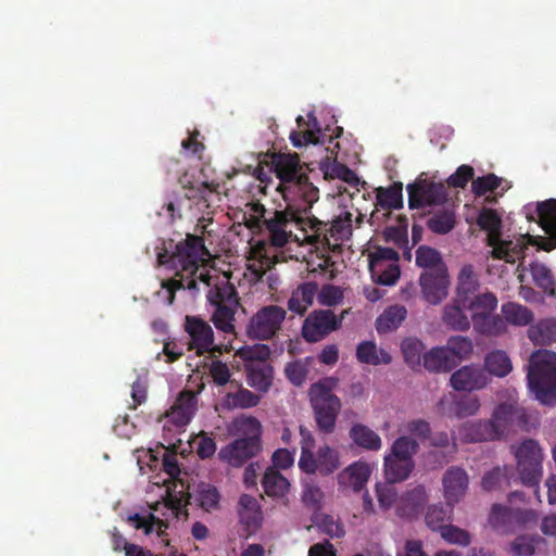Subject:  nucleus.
I'll return each mask as SVG.
<instances>
[{
  "instance_id": "nucleus-40",
  "label": "nucleus",
  "mask_w": 556,
  "mask_h": 556,
  "mask_svg": "<svg viewBox=\"0 0 556 556\" xmlns=\"http://www.w3.org/2000/svg\"><path fill=\"white\" fill-rule=\"evenodd\" d=\"M489 522L493 529L501 533L514 532V509L501 504H494L491 509Z\"/></svg>"
},
{
  "instance_id": "nucleus-17",
  "label": "nucleus",
  "mask_w": 556,
  "mask_h": 556,
  "mask_svg": "<svg viewBox=\"0 0 556 556\" xmlns=\"http://www.w3.org/2000/svg\"><path fill=\"white\" fill-rule=\"evenodd\" d=\"M439 407L448 417L465 418L478 413L480 402L477 396L450 393L440 400Z\"/></svg>"
},
{
  "instance_id": "nucleus-20",
  "label": "nucleus",
  "mask_w": 556,
  "mask_h": 556,
  "mask_svg": "<svg viewBox=\"0 0 556 556\" xmlns=\"http://www.w3.org/2000/svg\"><path fill=\"white\" fill-rule=\"evenodd\" d=\"M311 466H299L300 469L308 475L319 473L329 476L340 467V458L337 450L325 445L320 446L316 455L311 456Z\"/></svg>"
},
{
  "instance_id": "nucleus-38",
  "label": "nucleus",
  "mask_w": 556,
  "mask_h": 556,
  "mask_svg": "<svg viewBox=\"0 0 556 556\" xmlns=\"http://www.w3.org/2000/svg\"><path fill=\"white\" fill-rule=\"evenodd\" d=\"M350 438L357 446L368 451H378L382 445L379 434L363 424L352 426Z\"/></svg>"
},
{
  "instance_id": "nucleus-34",
  "label": "nucleus",
  "mask_w": 556,
  "mask_h": 556,
  "mask_svg": "<svg viewBox=\"0 0 556 556\" xmlns=\"http://www.w3.org/2000/svg\"><path fill=\"white\" fill-rule=\"evenodd\" d=\"M248 383L261 392H267L273 383V367L268 363L247 364Z\"/></svg>"
},
{
  "instance_id": "nucleus-37",
  "label": "nucleus",
  "mask_w": 556,
  "mask_h": 556,
  "mask_svg": "<svg viewBox=\"0 0 556 556\" xmlns=\"http://www.w3.org/2000/svg\"><path fill=\"white\" fill-rule=\"evenodd\" d=\"M182 188L186 190L185 195L189 200L207 201L210 193H218L219 184L215 181H191L187 174L180 179Z\"/></svg>"
},
{
  "instance_id": "nucleus-46",
  "label": "nucleus",
  "mask_w": 556,
  "mask_h": 556,
  "mask_svg": "<svg viewBox=\"0 0 556 556\" xmlns=\"http://www.w3.org/2000/svg\"><path fill=\"white\" fill-rule=\"evenodd\" d=\"M531 275L536 287L541 288L548 296H556L555 280L552 271L544 264H532Z\"/></svg>"
},
{
  "instance_id": "nucleus-31",
  "label": "nucleus",
  "mask_w": 556,
  "mask_h": 556,
  "mask_svg": "<svg viewBox=\"0 0 556 556\" xmlns=\"http://www.w3.org/2000/svg\"><path fill=\"white\" fill-rule=\"evenodd\" d=\"M492 248V255L495 258L504 260L507 263L514 264L516 260L523 257L525 250L527 249L523 239L502 240L501 237L494 242H490Z\"/></svg>"
},
{
  "instance_id": "nucleus-35",
  "label": "nucleus",
  "mask_w": 556,
  "mask_h": 556,
  "mask_svg": "<svg viewBox=\"0 0 556 556\" xmlns=\"http://www.w3.org/2000/svg\"><path fill=\"white\" fill-rule=\"evenodd\" d=\"M528 338L534 345H549L556 342V319L546 318L531 325Z\"/></svg>"
},
{
  "instance_id": "nucleus-42",
  "label": "nucleus",
  "mask_w": 556,
  "mask_h": 556,
  "mask_svg": "<svg viewBox=\"0 0 556 556\" xmlns=\"http://www.w3.org/2000/svg\"><path fill=\"white\" fill-rule=\"evenodd\" d=\"M484 367L486 374L496 377H505L507 376L511 369V361L508 355L504 351H493L486 354L484 358Z\"/></svg>"
},
{
  "instance_id": "nucleus-1",
  "label": "nucleus",
  "mask_w": 556,
  "mask_h": 556,
  "mask_svg": "<svg viewBox=\"0 0 556 556\" xmlns=\"http://www.w3.org/2000/svg\"><path fill=\"white\" fill-rule=\"evenodd\" d=\"M211 254L205 248L204 239L195 235H187L186 239L178 242L172 254L160 253L157 261L176 270V277L162 281V289L167 304H173L177 290L186 289L198 292V282L210 287L206 298L210 304L215 306L212 321L216 329L225 333H235V315L239 306L238 292L228 281L214 283L206 268L200 265Z\"/></svg>"
},
{
  "instance_id": "nucleus-33",
  "label": "nucleus",
  "mask_w": 556,
  "mask_h": 556,
  "mask_svg": "<svg viewBox=\"0 0 556 556\" xmlns=\"http://www.w3.org/2000/svg\"><path fill=\"white\" fill-rule=\"evenodd\" d=\"M465 309H467V307L464 306L456 298L452 303L446 304L442 315V320L446 327L456 331L468 330L470 328V320L465 313Z\"/></svg>"
},
{
  "instance_id": "nucleus-62",
  "label": "nucleus",
  "mask_w": 556,
  "mask_h": 556,
  "mask_svg": "<svg viewBox=\"0 0 556 556\" xmlns=\"http://www.w3.org/2000/svg\"><path fill=\"white\" fill-rule=\"evenodd\" d=\"M285 372L292 384L300 387L305 382L308 369L302 361H294L286 366Z\"/></svg>"
},
{
  "instance_id": "nucleus-29",
  "label": "nucleus",
  "mask_w": 556,
  "mask_h": 556,
  "mask_svg": "<svg viewBox=\"0 0 556 556\" xmlns=\"http://www.w3.org/2000/svg\"><path fill=\"white\" fill-rule=\"evenodd\" d=\"M422 366L431 372H447L457 366V361L444 346H437L424 353Z\"/></svg>"
},
{
  "instance_id": "nucleus-3",
  "label": "nucleus",
  "mask_w": 556,
  "mask_h": 556,
  "mask_svg": "<svg viewBox=\"0 0 556 556\" xmlns=\"http://www.w3.org/2000/svg\"><path fill=\"white\" fill-rule=\"evenodd\" d=\"M285 202L283 210L274 211L263 223L271 245L285 247L292 236V226L302 230L305 233L304 237L308 235V229L318 230L324 227L317 217L309 215L312 207H303L298 201Z\"/></svg>"
},
{
  "instance_id": "nucleus-45",
  "label": "nucleus",
  "mask_w": 556,
  "mask_h": 556,
  "mask_svg": "<svg viewBox=\"0 0 556 556\" xmlns=\"http://www.w3.org/2000/svg\"><path fill=\"white\" fill-rule=\"evenodd\" d=\"M453 513V506L443 505V504H434L428 507V510L425 516L426 525L434 530L441 531L442 528L446 526V521L451 520V516Z\"/></svg>"
},
{
  "instance_id": "nucleus-12",
  "label": "nucleus",
  "mask_w": 556,
  "mask_h": 556,
  "mask_svg": "<svg viewBox=\"0 0 556 556\" xmlns=\"http://www.w3.org/2000/svg\"><path fill=\"white\" fill-rule=\"evenodd\" d=\"M408 205L410 208H421L427 205L442 204L447 194L442 184L419 180L407 185Z\"/></svg>"
},
{
  "instance_id": "nucleus-52",
  "label": "nucleus",
  "mask_w": 556,
  "mask_h": 556,
  "mask_svg": "<svg viewBox=\"0 0 556 556\" xmlns=\"http://www.w3.org/2000/svg\"><path fill=\"white\" fill-rule=\"evenodd\" d=\"M506 323L504 316L491 314L485 320L478 321L473 328L481 334L498 336L506 331Z\"/></svg>"
},
{
  "instance_id": "nucleus-59",
  "label": "nucleus",
  "mask_w": 556,
  "mask_h": 556,
  "mask_svg": "<svg viewBox=\"0 0 556 556\" xmlns=\"http://www.w3.org/2000/svg\"><path fill=\"white\" fill-rule=\"evenodd\" d=\"M502 179L495 174H488L485 176L472 179L471 190L477 197L484 195L486 192L494 191L501 185Z\"/></svg>"
},
{
  "instance_id": "nucleus-41",
  "label": "nucleus",
  "mask_w": 556,
  "mask_h": 556,
  "mask_svg": "<svg viewBox=\"0 0 556 556\" xmlns=\"http://www.w3.org/2000/svg\"><path fill=\"white\" fill-rule=\"evenodd\" d=\"M477 224L488 232V245L501 237L502 219L495 210L483 207L478 215Z\"/></svg>"
},
{
  "instance_id": "nucleus-14",
  "label": "nucleus",
  "mask_w": 556,
  "mask_h": 556,
  "mask_svg": "<svg viewBox=\"0 0 556 556\" xmlns=\"http://www.w3.org/2000/svg\"><path fill=\"white\" fill-rule=\"evenodd\" d=\"M185 330L190 337L189 350H195L199 355L211 351L214 343V332L207 321L199 316L187 315Z\"/></svg>"
},
{
  "instance_id": "nucleus-64",
  "label": "nucleus",
  "mask_w": 556,
  "mask_h": 556,
  "mask_svg": "<svg viewBox=\"0 0 556 556\" xmlns=\"http://www.w3.org/2000/svg\"><path fill=\"white\" fill-rule=\"evenodd\" d=\"M319 530L330 538H342L345 534L342 523L332 516H324L318 525Z\"/></svg>"
},
{
  "instance_id": "nucleus-15",
  "label": "nucleus",
  "mask_w": 556,
  "mask_h": 556,
  "mask_svg": "<svg viewBox=\"0 0 556 556\" xmlns=\"http://www.w3.org/2000/svg\"><path fill=\"white\" fill-rule=\"evenodd\" d=\"M489 375L478 365H465L454 371L450 378L451 386L456 391L481 390L489 383Z\"/></svg>"
},
{
  "instance_id": "nucleus-13",
  "label": "nucleus",
  "mask_w": 556,
  "mask_h": 556,
  "mask_svg": "<svg viewBox=\"0 0 556 556\" xmlns=\"http://www.w3.org/2000/svg\"><path fill=\"white\" fill-rule=\"evenodd\" d=\"M491 422H494L498 430V438L504 434L508 427L526 429L531 424V416L527 409L517 402L509 401L501 403L494 410Z\"/></svg>"
},
{
  "instance_id": "nucleus-56",
  "label": "nucleus",
  "mask_w": 556,
  "mask_h": 556,
  "mask_svg": "<svg viewBox=\"0 0 556 556\" xmlns=\"http://www.w3.org/2000/svg\"><path fill=\"white\" fill-rule=\"evenodd\" d=\"M300 437H301V456L299 459V466H311V456L314 454L313 448L315 446V439L309 429L305 426H300Z\"/></svg>"
},
{
  "instance_id": "nucleus-2",
  "label": "nucleus",
  "mask_w": 556,
  "mask_h": 556,
  "mask_svg": "<svg viewBox=\"0 0 556 556\" xmlns=\"http://www.w3.org/2000/svg\"><path fill=\"white\" fill-rule=\"evenodd\" d=\"M273 169L279 179L277 191L283 201L301 202L303 207H313L319 199L318 188L309 180L296 153H275L271 157Z\"/></svg>"
},
{
  "instance_id": "nucleus-60",
  "label": "nucleus",
  "mask_w": 556,
  "mask_h": 556,
  "mask_svg": "<svg viewBox=\"0 0 556 556\" xmlns=\"http://www.w3.org/2000/svg\"><path fill=\"white\" fill-rule=\"evenodd\" d=\"M399 260V253L392 248H377L369 254V267L378 268L380 265L389 263H396Z\"/></svg>"
},
{
  "instance_id": "nucleus-16",
  "label": "nucleus",
  "mask_w": 556,
  "mask_h": 556,
  "mask_svg": "<svg viewBox=\"0 0 556 556\" xmlns=\"http://www.w3.org/2000/svg\"><path fill=\"white\" fill-rule=\"evenodd\" d=\"M442 484L447 505L454 506L466 494L469 484L468 475L465 469L452 466L444 472Z\"/></svg>"
},
{
  "instance_id": "nucleus-19",
  "label": "nucleus",
  "mask_w": 556,
  "mask_h": 556,
  "mask_svg": "<svg viewBox=\"0 0 556 556\" xmlns=\"http://www.w3.org/2000/svg\"><path fill=\"white\" fill-rule=\"evenodd\" d=\"M197 403V394L193 391L185 390L180 392L166 414L168 421L178 428L188 425L195 413Z\"/></svg>"
},
{
  "instance_id": "nucleus-24",
  "label": "nucleus",
  "mask_w": 556,
  "mask_h": 556,
  "mask_svg": "<svg viewBox=\"0 0 556 556\" xmlns=\"http://www.w3.org/2000/svg\"><path fill=\"white\" fill-rule=\"evenodd\" d=\"M127 522L136 530H141L146 535L156 533L165 544H168V540L165 539L166 530L168 525L152 513L139 514L135 513L128 515Z\"/></svg>"
},
{
  "instance_id": "nucleus-54",
  "label": "nucleus",
  "mask_w": 556,
  "mask_h": 556,
  "mask_svg": "<svg viewBox=\"0 0 556 556\" xmlns=\"http://www.w3.org/2000/svg\"><path fill=\"white\" fill-rule=\"evenodd\" d=\"M543 542V539L536 536L520 535L510 544V553L514 556H532L535 553V545Z\"/></svg>"
},
{
  "instance_id": "nucleus-26",
  "label": "nucleus",
  "mask_w": 556,
  "mask_h": 556,
  "mask_svg": "<svg viewBox=\"0 0 556 556\" xmlns=\"http://www.w3.org/2000/svg\"><path fill=\"white\" fill-rule=\"evenodd\" d=\"M318 292V283L315 281H307L299 285V287L292 291L291 296L288 300V308L303 316L307 308L313 305L314 299Z\"/></svg>"
},
{
  "instance_id": "nucleus-43",
  "label": "nucleus",
  "mask_w": 556,
  "mask_h": 556,
  "mask_svg": "<svg viewBox=\"0 0 556 556\" xmlns=\"http://www.w3.org/2000/svg\"><path fill=\"white\" fill-rule=\"evenodd\" d=\"M501 311L505 320L514 326H527L533 320L532 311L516 302L504 303Z\"/></svg>"
},
{
  "instance_id": "nucleus-53",
  "label": "nucleus",
  "mask_w": 556,
  "mask_h": 556,
  "mask_svg": "<svg viewBox=\"0 0 556 556\" xmlns=\"http://www.w3.org/2000/svg\"><path fill=\"white\" fill-rule=\"evenodd\" d=\"M227 400L235 408H252L260 404L261 396L248 389L240 388L237 392L228 393Z\"/></svg>"
},
{
  "instance_id": "nucleus-47",
  "label": "nucleus",
  "mask_w": 556,
  "mask_h": 556,
  "mask_svg": "<svg viewBox=\"0 0 556 556\" xmlns=\"http://www.w3.org/2000/svg\"><path fill=\"white\" fill-rule=\"evenodd\" d=\"M401 350L408 366L416 368L421 365L425 345L419 339L407 338L403 340Z\"/></svg>"
},
{
  "instance_id": "nucleus-8",
  "label": "nucleus",
  "mask_w": 556,
  "mask_h": 556,
  "mask_svg": "<svg viewBox=\"0 0 556 556\" xmlns=\"http://www.w3.org/2000/svg\"><path fill=\"white\" fill-rule=\"evenodd\" d=\"M511 448L521 483L534 488V493L539 496L538 486L543 473V452L540 444L533 439H526Z\"/></svg>"
},
{
  "instance_id": "nucleus-36",
  "label": "nucleus",
  "mask_w": 556,
  "mask_h": 556,
  "mask_svg": "<svg viewBox=\"0 0 556 556\" xmlns=\"http://www.w3.org/2000/svg\"><path fill=\"white\" fill-rule=\"evenodd\" d=\"M403 184L393 182L391 186L376 189V205L386 210H397L403 206Z\"/></svg>"
},
{
  "instance_id": "nucleus-44",
  "label": "nucleus",
  "mask_w": 556,
  "mask_h": 556,
  "mask_svg": "<svg viewBox=\"0 0 556 556\" xmlns=\"http://www.w3.org/2000/svg\"><path fill=\"white\" fill-rule=\"evenodd\" d=\"M479 288V282L473 274L470 265L464 266L458 276V286L456 291V299L460 303L466 302L473 295Z\"/></svg>"
},
{
  "instance_id": "nucleus-32",
  "label": "nucleus",
  "mask_w": 556,
  "mask_h": 556,
  "mask_svg": "<svg viewBox=\"0 0 556 556\" xmlns=\"http://www.w3.org/2000/svg\"><path fill=\"white\" fill-rule=\"evenodd\" d=\"M415 468L414 459L386 455L384 475L388 482L396 483L406 480Z\"/></svg>"
},
{
  "instance_id": "nucleus-39",
  "label": "nucleus",
  "mask_w": 556,
  "mask_h": 556,
  "mask_svg": "<svg viewBox=\"0 0 556 556\" xmlns=\"http://www.w3.org/2000/svg\"><path fill=\"white\" fill-rule=\"evenodd\" d=\"M356 357L359 363L368 365L390 364L392 357L389 352L384 350H377V345L372 341H364L357 345Z\"/></svg>"
},
{
  "instance_id": "nucleus-58",
  "label": "nucleus",
  "mask_w": 556,
  "mask_h": 556,
  "mask_svg": "<svg viewBox=\"0 0 556 556\" xmlns=\"http://www.w3.org/2000/svg\"><path fill=\"white\" fill-rule=\"evenodd\" d=\"M376 493L379 506L382 509L387 510L391 508L393 505L396 506L399 496L394 483H378L376 486Z\"/></svg>"
},
{
  "instance_id": "nucleus-57",
  "label": "nucleus",
  "mask_w": 556,
  "mask_h": 556,
  "mask_svg": "<svg viewBox=\"0 0 556 556\" xmlns=\"http://www.w3.org/2000/svg\"><path fill=\"white\" fill-rule=\"evenodd\" d=\"M317 301L324 306H336L343 300V291L340 287L334 285H324L316 294Z\"/></svg>"
},
{
  "instance_id": "nucleus-10",
  "label": "nucleus",
  "mask_w": 556,
  "mask_h": 556,
  "mask_svg": "<svg viewBox=\"0 0 556 556\" xmlns=\"http://www.w3.org/2000/svg\"><path fill=\"white\" fill-rule=\"evenodd\" d=\"M342 319V315L338 317L331 309L313 311L303 321L302 336L309 343L318 342L338 330Z\"/></svg>"
},
{
  "instance_id": "nucleus-6",
  "label": "nucleus",
  "mask_w": 556,
  "mask_h": 556,
  "mask_svg": "<svg viewBox=\"0 0 556 556\" xmlns=\"http://www.w3.org/2000/svg\"><path fill=\"white\" fill-rule=\"evenodd\" d=\"M527 380L530 391L544 405H556V353L538 350L529 358Z\"/></svg>"
},
{
  "instance_id": "nucleus-23",
  "label": "nucleus",
  "mask_w": 556,
  "mask_h": 556,
  "mask_svg": "<svg viewBox=\"0 0 556 556\" xmlns=\"http://www.w3.org/2000/svg\"><path fill=\"white\" fill-rule=\"evenodd\" d=\"M239 521L249 532H255L263 522V511L258 501L249 494H242L238 501Z\"/></svg>"
},
{
  "instance_id": "nucleus-11",
  "label": "nucleus",
  "mask_w": 556,
  "mask_h": 556,
  "mask_svg": "<svg viewBox=\"0 0 556 556\" xmlns=\"http://www.w3.org/2000/svg\"><path fill=\"white\" fill-rule=\"evenodd\" d=\"M352 213L344 212L342 215L332 220L329 226L327 223L319 220L324 226L320 229H308V235L304 237L311 244L321 243L330 247V238L334 241H343L352 236Z\"/></svg>"
},
{
  "instance_id": "nucleus-9",
  "label": "nucleus",
  "mask_w": 556,
  "mask_h": 556,
  "mask_svg": "<svg viewBox=\"0 0 556 556\" xmlns=\"http://www.w3.org/2000/svg\"><path fill=\"white\" fill-rule=\"evenodd\" d=\"M286 316L287 311L281 306H263L251 317L247 333L252 339L269 340L281 329Z\"/></svg>"
},
{
  "instance_id": "nucleus-7",
  "label": "nucleus",
  "mask_w": 556,
  "mask_h": 556,
  "mask_svg": "<svg viewBox=\"0 0 556 556\" xmlns=\"http://www.w3.org/2000/svg\"><path fill=\"white\" fill-rule=\"evenodd\" d=\"M336 381L326 379L313 383L308 390L309 403L319 432L331 434L340 414L342 403L333 392Z\"/></svg>"
},
{
  "instance_id": "nucleus-49",
  "label": "nucleus",
  "mask_w": 556,
  "mask_h": 556,
  "mask_svg": "<svg viewBox=\"0 0 556 556\" xmlns=\"http://www.w3.org/2000/svg\"><path fill=\"white\" fill-rule=\"evenodd\" d=\"M456 224L455 214L452 211L443 210L435 214L427 220L428 228L438 235H446L448 233Z\"/></svg>"
},
{
  "instance_id": "nucleus-50",
  "label": "nucleus",
  "mask_w": 556,
  "mask_h": 556,
  "mask_svg": "<svg viewBox=\"0 0 556 556\" xmlns=\"http://www.w3.org/2000/svg\"><path fill=\"white\" fill-rule=\"evenodd\" d=\"M418 451L419 444L415 439L408 435H402L393 442L389 454L394 457L414 459L413 457Z\"/></svg>"
},
{
  "instance_id": "nucleus-25",
  "label": "nucleus",
  "mask_w": 556,
  "mask_h": 556,
  "mask_svg": "<svg viewBox=\"0 0 556 556\" xmlns=\"http://www.w3.org/2000/svg\"><path fill=\"white\" fill-rule=\"evenodd\" d=\"M371 470L367 463L354 462L338 476L339 484L359 492L366 485Z\"/></svg>"
},
{
  "instance_id": "nucleus-30",
  "label": "nucleus",
  "mask_w": 556,
  "mask_h": 556,
  "mask_svg": "<svg viewBox=\"0 0 556 556\" xmlns=\"http://www.w3.org/2000/svg\"><path fill=\"white\" fill-rule=\"evenodd\" d=\"M407 317L404 305L395 304L387 307L376 319V330L379 334L396 330Z\"/></svg>"
},
{
  "instance_id": "nucleus-55",
  "label": "nucleus",
  "mask_w": 556,
  "mask_h": 556,
  "mask_svg": "<svg viewBox=\"0 0 556 556\" xmlns=\"http://www.w3.org/2000/svg\"><path fill=\"white\" fill-rule=\"evenodd\" d=\"M237 354L244 362L266 363V359L270 356V349L265 344H255L241 348Z\"/></svg>"
},
{
  "instance_id": "nucleus-63",
  "label": "nucleus",
  "mask_w": 556,
  "mask_h": 556,
  "mask_svg": "<svg viewBox=\"0 0 556 556\" xmlns=\"http://www.w3.org/2000/svg\"><path fill=\"white\" fill-rule=\"evenodd\" d=\"M475 170L470 165H460L454 174H452L446 182L450 187L464 189L473 178Z\"/></svg>"
},
{
  "instance_id": "nucleus-28",
  "label": "nucleus",
  "mask_w": 556,
  "mask_h": 556,
  "mask_svg": "<svg viewBox=\"0 0 556 556\" xmlns=\"http://www.w3.org/2000/svg\"><path fill=\"white\" fill-rule=\"evenodd\" d=\"M262 486L265 494L276 501H283L290 489L289 480L277 469L267 468L262 478Z\"/></svg>"
},
{
  "instance_id": "nucleus-48",
  "label": "nucleus",
  "mask_w": 556,
  "mask_h": 556,
  "mask_svg": "<svg viewBox=\"0 0 556 556\" xmlns=\"http://www.w3.org/2000/svg\"><path fill=\"white\" fill-rule=\"evenodd\" d=\"M444 348L448 351V355L457 361V365L460 361L469 358L473 351L472 341L462 336L451 337Z\"/></svg>"
},
{
  "instance_id": "nucleus-51",
  "label": "nucleus",
  "mask_w": 556,
  "mask_h": 556,
  "mask_svg": "<svg viewBox=\"0 0 556 556\" xmlns=\"http://www.w3.org/2000/svg\"><path fill=\"white\" fill-rule=\"evenodd\" d=\"M378 268L369 267L372 279L382 286H393L400 278V267L396 263H389Z\"/></svg>"
},
{
  "instance_id": "nucleus-4",
  "label": "nucleus",
  "mask_w": 556,
  "mask_h": 556,
  "mask_svg": "<svg viewBox=\"0 0 556 556\" xmlns=\"http://www.w3.org/2000/svg\"><path fill=\"white\" fill-rule=\"evenodd\" d=\"M237 439L223 446L218 452L220 460L232 467H241L262 451L261 421L252 416H242L233 422Z\"/></svg>"
},
{
  "instance_id": "nucleus-27",
  "label": "nucleus",
  "mask_w": 556,
  "mask_h": 556,
  "mask_svg": "<svg viewBox=\"0 0 556 556\" xmlns=\"http://www.w3.org/2000/svg\"><path fill=\"white\" fill-rule=\"evenodd\" d=\"M497 298L492 292L476 294L463 303L471 312L473 326L478 321L485 320L497 307Z\"/></svg>"
},
{
  "instance_id": "nucleus-5",
  "label": "nucleus",
  "mask_w": 556,
  "mask_h": 556,
  "mask_svg": "<svg viewBox=\"0 0 556 556\" xmlns=\"http://www.w3.org/2000/svg\"><path fill=\"white\" fill-rule=\"evenodd\" d=\"M416 265L425 269L419 277L425 300L433 305L441 303L447 296L450 286L441 254L431 247L420 245L416 251Z\"/></svg>"
},
{
  "instance_id": "nucleus-18",
  "label": "nucleus",
  "mask_w": 556,
  "mask_h": 556,
  "mask_svg": "<svg viewBox=\"0 0 556 556\" xmlns=\"http://www.w3.org/2000/svg\"><path fill=\"white\" fill-rule=\"evenodd\" d=\"M458 439L463 443H477L498 439V430L491 420L467 421L457 430Z\"/></svg>"
},
{
  "instance_id": "nucleus-21",
  "label": "nucleus",
  "mask_w": 556,
  "mask_h": 556,
  "mask_svg": "<svg viewBox=\"0 0 556 556\" xmlns=\"http://www.w3.org/2000/svg\"><path fill=\"white\" fill-rule=\"evenodd\" d=\"M428 501L425 486L417 485L402 494L396 502V515L401 518L418 516Z\"/></svg>"
},
{
  "instance_id": "nucleus-61",
  "label": "nucleus",
  "mask_w": 556,
  "mask_h": 556,
  "mask_svg": "<svg viewBox=\"0 0 556 556\" xmlns=\"http://www.w3.org/2000/svg\"><path fill=\"white\" fill-rule=\"evenodd\" d=\"M441 536L451 544L467 546L470 544V534L454 525H446L442 528Z\"/></svg>"
},
{
  "instance_id": "nucleus-22",
  "label": "nucleus",
  "mask_w": 556,
  "mask_h": 556,
  "mask_svg": "<svg viewBox=\"0 0 556 556\" xmlns=\"http://www.w3.org/2000/svg\"><path fill=\"white\" fill-rule=\"evenodd\" d=\"M536 212L544 231L549 236L543 239L540 247L551 251L556 247V199L539 202Z\"/></svg>"
}]
</instances>
